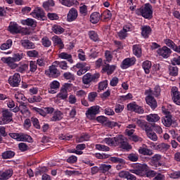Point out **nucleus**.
<instances>
[{
  "mask_svg": "<svg viewBox=\"0 0 180 180\" xmlns=\"http://www.w3.org/2000/svg\"><path fill=\"white\" fill-rule=\"evenodd\" d=\"M103 141L110 147H120L122 150H131V146L129 144V142L123 135H118L112 138H105Z\"/></svg>",
  "mask_w": 180,
  "mask_h": 180,
  "instance_id": "1",
  "label": "nucleus"
},
{
  "mask_svg": "<svg viewBox=\"0 0 180 180\" xmlns=\"http://www.w3.org/2000/svg\"><path fill=\"white\" fill-rule=\"evenodd\" d=\"M136 124H138V126H139L142 130H145L148 139L153 140V141H157V140H158L157 134L153 131V126L151 124L141 120H137Z\"/></svg>",
  "mask_w": 180,
  "mask_h": 180,
  "instance_id": "2",
  "label": "nucleus"
},
{
  "mask_svg": "<svg viewBox=\"0 0 180 180\" xmlns=\"http://www.w3.org/2000/svg\"><path fill=\"white\" fill-rule=\"evenodd\" d=\"M136 15L138 16H142L144 19H147L148 20H151L153 19V6L150 4V3H146L141 8H138L136 11Z\"/></svg>",
  "mask_w": 180,
  "mask_h": 180,
  "instance_id": "3",
  "label": "nucleus"
},
{
  "mask_svg": "<svg viewBox=\"0 0 180 180\" xmlns=\"http://www.w3.org/2000/svg\"><path fill=\"white\" fill-rule=\"evenodd\" d=\"M23 58V53H15L13 57H3L1 58V61L4 63V64H7L11 70H15V68H18V64L15 63L18 61H20Z\"/></svg>",
  "mask_w": 180,
  "mask_h": 180,
  "instance_id": "4",
  "label": "nucleus"
},
{
  "mask_svg": "<svg viewBox=\"0 0 180 180\" xmlns=\"http://www.w3.org/2000/svg\"><path fill=\"white\" fill-rule=\"evenodd\" d=\"M0 124H9L13 122V112L8 108L0 109Z\"/></svg>",
  "mask_w": 180,
  "mask_h": 180,
  "instance_id": "5",
  "label": "nucleus"
},
{
  "mask_svg": "<svg viewBox=\"0 0 180 180\" xmlns=\"http://www.w3.org/2000/svg\"><path fill=\"white\" fill-rule=\"evenodd\" d=\"M70 70L72 71H77V70H79L77 72V75H79V77H81V75H84L85 72L89 71V70H91V67H89L86 63L79 62L72 67Z\"/></svg>",
  "mask_w": 180,
  "mask_h": 180,
  "instance_id": "6",
  "label": "nucleus"
},
{
  "mask_svg": "<svg viewBox=\"0 0 180 180\" xmlns=\"http://www.w3.org/2000/svg\"><path fill=\"white\" fill-rule=\"evenodd\" d=\"M101 78V74L95 73L94 75L91 73H86L82 77V82L84 85H89L91 82H98Z\"/></svg>",
  "mask_w": 180,
  "mask_h": 180,
  "instance_id": "7",
  "label": "nucleus"
},
{
  "mask_svg": "<svg viewBox=\"0 0 180 180\" xmlns=\"http://www.w3.org/2000/svg\"><path fill=\"white\" fill-rule=\"evenodd\" d=\"M101 109H102V108L99 105L90 107L86 111V117H88L90 120H95V119H96V115H99V113H101Z\"/></svg>",
  "mask_w": 180,
  "mask_h": 180,
  "instance_id": "8",
  "label": "nucleus"
},
{
  "mask_svg": "<svg viewBox=\"0 0 180 180\" xmlns=\"http://www.w3.org/2000/svg\"><path fill=\"white\" fill-rule=\"evenodd\" d=\"M30 15L32 18H34V19H37L38 20H47V17L46 16L44 10L40 7L35 8Z\"/></svg>",
  "mask_w": 180,
  "mask_h": 180,
  "instance_id": "9",
  "label": "nucleus"
},
{
  "mask_svg": "<svg viewBox=\"0 0 180 180\" xmlns=\"http://www.w3.org/2000/svg\"><path fill=\"white\" fill-rule=\"evenodd\" d=\"M161 158H162V156L160 154L154 155L150 159L151 167H153L155 169H157V168H160V167L164 166V164L161 161Z\"/></svg>",
  "mask_w": 180,
  "mask_h": 180,
  "instance_id": "10",
  "label": "nucleus"
},
{
  "mask_svg": "<svg viewBox=\"0 0 180 180\" xmlns=\"http://www.w3.org/2000/svg\"><path fill=\"white\" fill-rule=\"evenodd\" d=\"M127 109L129 110V112H134L135 113H138V115H143V113H144V108L137 105L136 102H132L127 104Z\"/></svg>",
  "mask_w": 180,
  "mask_h": 180,
  "instance_id": "11",
  "label": "nucleus"
},
{
  "mask_svg": "<svg viewBox=\"0 0 180 180\" xmlns=\"http://www.w3.org/2000/svg\"><path fill=\"white\" fill-rule=\"evenodd\" d=\"M20 75L19 73H15L13 75L10 76L8 78V84L10 86L13 88H16L20 84Z\"/></svg>",
  "mask_w": 180,
  "mask_h": 180,
  "instance_id": "12",
  "label": "nucleus"
},
{
  "mask_svg": "<svg viewBox=\"0 0 180 180\" xmlns=\"http://www.w3.org/2000/svg\"><path fill=\"white\" fill-rule=\"evenodd\" d=\"M157 53L160 57H162V58H169L171 57V54H172V50L169 49L167 46H164L162 48H160Z\"/></svg>",
  "mask_w": 180,
  "mask_h": 180,
  "instance_id": "13",
  "label": "nucleus"
},
{
  "mask_svg": "<svg viewBox=\"0 0 180 180\" xmlns=\"http://www.w3.org/2000/svg\"><path fill=\"white\" fill-rule=\"evenodd\" d=\"M136 64V58H126L122 60L120 64V68L122 70H127V68H130V67H133Z\"/></svg>",
  "mask_w": 180,
  "mask_h": 180,
  "instance_id": "14",
  "label": "nucleus"
},
{
  "mask_svg": "<svg viewBox=\"0 0 180 180\" xmlns=\"http://www.w3.org/2000/svg\"><path fill=\"white\" fill-rule=\"evenodd\" d=\"M146 169H147V165L136 163L134 165V169H129V172L136 175H141Z\"/></svg>",
  "mask_w": 180,
  "mask_h": 180,
  "instance_id": "15",
  "label": "nucleus"
},
{
  "mask_svg": "<svg viewBox=\"0 0 180 180\" xmlns=\"http://www.w3.org/2000/svg\"><path fill=\"white\" fill-rule=\"evenodd\" d=\"M8 30L11 33V34H18L22 32L20 26L18 25L15 22H11L9 26L8 27Z\"/></svg>",
  "mask_w": 180,
  "mask_h": 180,
  "instance_id": "16",
  "label": "nucleus"
},
{
  "mask_svg": "<svg viewBox=\"0 0 180 180\" xmlns=\"http://www.w3.org/2000/svg\"><path fill=\"white\" fill-rule=\"evenodd\" d=\"M77 18H78V11L75 8H72L67 14V21L74 22L77 20Z\"/></svg>",
  "mask_w": 180,
  "mask_h": 180,
  "instance_id": "17",
  "label": "nucleus"
},
{
  "mask_svg": "<svg viewBox=\"0 0 180 180\" xmlns=\"http://www.w3.org/2000/svg\"><path fill=\"white\" fill-rule=\"evenodd\" d=\"M145 99L147 105H148L153 110L157 109V106H158L157 100H155L151 94H148Z\"/></svg>",
  "mask_w": 180,
  "mask_h": 180,
  "instance_id": "18",
  "label": "nucleus"
},
{
  "mask_svg": "<svg viewBox=\"0 0 180 180\" xmlns=\"http://www.w3.org/2000/svg\"><path fill=\"white\" fill-rule=\"evenodd\" d=\"M172 98L173 102L180 106V92L178 91V88L173 87L172 89Z\"/></svg>",
  "mask_w": 180,
  "mask_h": 180,
  "instance_id": "19",
  "label": "nucleus"
},
{
  "mask_svg": "<svg viewBox=\"0 0 180 180\" xmlns=\"http://www.w3.org/2000/svg\"><path fill=\"white\" fill-rule=\"evenodd\" d=\"M20 44L25 50H32L33 49H36V44L29 39H21Z\"/></svg>",
  "mask_w": 180,
  "mask_h": 180,
  "instance_id": "20",
  "label": "nucleus"
},
{
  "mask_svg": "<svg viewBox=\"0 0 180 180\" xmlns=\"http://www.w3.org/2000/svg\"><path fill=\"white\" fill-rule=\"evenodd\" d=\"M49 77L51 78H58L60 77V70H57V66L54 64V62L49 67Z\"/></svg>",
  "mask_w": 180,
  "mask_h": 180,
  "instance_id": "21",
  "label": "nucleus"
},
{
  "mask_svg": "<svg viewBox=\"0 0 180 180\" xmlns=\"http://www.w3.org/2000/svg\"><path fill=\"white\" fill-rule=\"evenodd\" d=\"M52 41L53 44V46L55 47H57L59 49V50H63L64 49V42L63 41V39L60 38V37L55 35L52 37Z\"/></svg>",
  "mask_w": 180,
  "mask_h": 180,
  "instance_id": "22",
  "label": "nucleus"
},
{
  "mask_svg": "<svg viewBox=\"0 0 180 180\" xmlns=\"http://www.w3.org/2000/svg\"><path fill=\"white\" fill-rule=\"evenodd\" d=\"M169 147H171L169 144L165 143H161L159 144H155L153 146L155 150H158V151H160L161 153H165L169 150Z\"/></svg>",
  "mask_w": 180,
  "mask_h": 180,
  "instance_id": "23",
  "label": "nucleus"
},
{
  "mask_svg": "<svg viewBox=\"0 0 180 180\" xmlns=\"http://www.w3.org/2000/svg\"><path fill=\"white\" fill-rule=\"evenodd\" d=\"M141 36L142 37H144V39H148L150 37V34H151V32H153V30L151 29V27L150 25H143L141 28Z\"/></svg>",
  "mask_w": 180,
  "mask_h": 180,
  "instance_id": "24",
  "label": "nucleus"
},
{
  "mask_svg": "<svg viewBox=\"0 0 180 180\" xmlns=\"http://www.w3.org/2000/svg\"><path fill=\"white\" fill-rule=\"evenodd\" d=\"M13 175V169L0 170V180H8Z\"/></svg>",
  "mask_w": 180,
  "mask_h": 180,
  "instance_id": "25",
  "label": "nucleus"
},
{
  "mask_svg": "<svg viewBox=\"0 0 180 180\" xmlns=\"http://www.w3.org/2000/svg\"><path fill=\"white\" fill-rule=\"evenodd\" d=\"M102 70L103 72H106L107 75H112V74H113V72H115V70H116V65L105 64L103 66Z\"/></svg>",
  "mask_w": 180,
  "mask_h": 180,
  "instance_id": "26",
  "label": "nucleus"
},
{
  "mask_svg": "<svg viewBox=\"0 0 180 180\" xmlns=\"http://www.w3.org/2000/svg\"><path fill=\"white\" fill-rule=\"evenodd\" d=\"M99 20H101V13L98 12H94L90 15L89 21L93 25H96L99 23Z\"/></svg>",
  "mask_w": 180,
  "mask_h": 180,
  "instance_id": "27",
  "label": "nucleus"
},
{
  "mask_svg": "<svg viewBox=\"0 0 180 180\" xmlns=\"http://www.w3.org/2000/svg\"><path fill=\"white\" fill-rule=\"evenodd\" d=\"M21 23L24 26H29L30 27H36L37 26V21L32 18L22 20Z\"/></svg>",
  "mask_w": 180,
  "mask_h": 180,
  "instance_id": "28",
  "label": "nucleus"
},
{
  "mask_svg": "<svg viewBox=\"0 0 180 180\" xmlns=\"http://www.w3.org/2000/svg\"><path fill=\"white\" fill-rule=\"evenodd\" d=\"M63 116L64 114L63 113V112L60 110H56L53 112V115L51 118V122H60V120H63Z\"/></svg>",
  "mask_w": 180,
  "mask_h": 180,
  "instance_id": "29",
  "label": "nucleus"
},
{
  "mask_svg": "<svg viewBox=\"0 0 180 180\" xmlns=\"http://www.w3.org/2000/svg\"><path fill=\"white\" fill-rule=\"evenodd\" d=\"M58 58H61V60H67L68 63L70 64H72L74 63V60L72 59V55L65 53V52H62L58 54Z\"/></svg>",
  "mask_w": 180,
  "mask_h": 180,
  "instance_id": "30",
  "label": "nucleus"
},
{
  "mask_svg": "<svg viewBox=\"0 0 180 180\" xmlns=\"http://www.w3.org/2000/svg\"><path fill=\"white\" fill-rule=\"evenodd\" d=\"M15 155L16 153L15 151L8 150L1 153V158H3V160H11V158H13Z\"/></svg>",
  "mask_w": 180,
  "mask_h": 180,
  "instance_id": "31",
  "label": "nucleus"
},
{
  "mask_svg": "<svg viewBox=\"0 0 180 180\" xmlns=\"http://www.w3.org/2000/svg\"><path fill=\"white\" fill-rule=\"evenodd\" d=\"M132 51L134 56H136V57H137L138 58H140L142 54L141 45L140 44L133 45Z\"/></svg>",
  "mask_w": 180,
  "mask_h": 180,
  "instance_id": "32",
  "label": "nucleus"
},
{
  "mask_svg": "<svg viewBox=\"0 0 180 180\" xmlns=\"http://www.w3.org/2000/svg\"><path fill=\"white\" fill-rule=\"evenodd\" d=\"M148 94V95H153L155 98H158L161 95V87L159 85H156L153 90L149 89Z\"/></svg>",
  "mask_w": 180,
  "mask_h": 180,
  "instance_id": "33",
  "label": "nucleus"
},
{
  "mask_svg": "<svg viewBox=\"0 0 180 180\" xmlns=\"http://www.w3.org/2000/svg\"><path fill=\"white\" fill-rule=\"evenodd\" d=\"M100 16L103 22H106V20H110L112 19V13L107 9L100 14Z\"/></svg>",
  "mask_w": 180,
  "mask_h": 180,
  "instance_id": "34",
  "label": "nucleus"
},
{
  "mask_svg": "<svg viewBox=\"0 0 180 180\" xmlns=\"http://www.w3.org/2000/svg\"><path fill=\"white\" fill-rule=\"evenodd\" d=\"M18 141H24L27 143H33V138L30 135L25 133H20V139Z\"/></svg>",
  "mask_w": 180,
  "mask_h": 180,
  "instance_id": "35",
  "label": "nucleus"
},
{
  "mask_svg": "<svg viewBox=\"0 0 180 180\" xmlns=\"http://www.w3.org/2000/svg\"><path fill=\"white\" fill-rule=\"evenodd\" d=\"M162 123L165 127H170L172 124V115L162 117Z\"/></svg>",
  "mask_w": 180,
  "mask_h": 180,
  "instance_id": "36",
  "label": "nucleus"
},
{
  "mask_svg": "<svg viewBox=\"0 0 180 180\" xmlns=\"http://www.w3.org/2000/svg\"><path fill=\"white\" fill-rule=\"evenodd\" d=\"M164 43L170 50H173V51L175 52L176 51V45L174 41L170 39H164Z\"/></svg>",
  "mask_w": 180,
  "mask_h": 180,
  "instance_id": "37",
  "label": "nucleus"
},
{
  "mask_svg": "<svg viewBox=\"0 0 180 180\" xmlns=\"http://www.w3.org/2000/svg\"><path fill=\"white\" fill-rule=\"evenodd\" d=\"M160 117L158 114H150L146 115V120L149 123H155L160 120Z\"/></svg>",
  "mask_w": 180,
  "mask_h": 180,
  "instance_id": "38",
  "label": "nucleus"
},
{
  "mask_svg": "<svg viewBox=\"0 0 180 180\" xmlns=\"http://www.w3.org/2000/svg\"><path fill=\"white\" fill-rule=\"evenodd\" d=\"M169 75L172 77H177L179 69L177 66L169 65L168 67Z\"/></svg>",
  "mask_w": 180,
  "mask_h": 180,
  "instance_id": "39",
  "label": "nucleus"
},
{
  "mask_svg": "<svg viewBox=\"0 0 180 180\" xmlns=\"http://www.w3.org/2000/svg\"><path fill=\"white\" fill-rule=\"evenodd\" d=\"M139 153L141 154V155H153L154 153L153 152V150L148 149L147 148L144 147H140L139 149Z\"/></svg>",
  "mask_w": 180,
  "mask_h": 180,
  "instance_id": "40",
  "label": "nucleus"
},
{
  "mask_svg": "<svg viewBox=\"0 0 180 180\" xmlns=\"http://www.w3.org/2000/svg\"><path fill=\"white\" fill-rule=\"evenodd\" d=\"M52 31L56 34H63V33H64L65 32V30L63 27H61L60 25H54L52 27Z\"/></svg>",
  "mask_w": 180,
  "mask_h": 180,
  "instance_id": "41",
  "label": "nucleus"
},
{
  "mask_svg": "<svg viewBox=\"0 0 180 180\" xmlns=\"http://www.w3.org/2000/svg\"><path fill=\"white\" fill-rule=\"evenodd\" d=\"M111 169L112 165H110L101 164L99 167L101 174H107V172H109Z\"/></svg>",
  "mask_w": 180,
  "mask_h": 180,
  "instance_id": "42",
  "label": "nucleus"
},
{
  "mask_svg": "<svg viewBox=\"0 0 180 180\" xmlns=\"http://www.w3.org/2000/svg\"><path fill=\"white\" fill-rule=\"evenodd\" d=\"M30 107V109L31 110H32V112H35L36 113H39V115H40L41 116H46V110L44 111V110L41 109V108H37V107H34L32 105H29Z\"/></svg>",
  "mask_w": 180,
  "mask_h": 180,
  "instance_id": "43",
  "label": "nucleus"
},
{
  "mask_svg": "<svg viewBox=\"0 0 180 180\" xmlns=\"http://www.w3.org/2000/svg\"><path fill=\"white\" fill-rule=\"evenodd\" d=\"M54 64L56 65V67H59L60 70H68V65L67 64V61H58L56 60L53 62Z\"/></svg>",
  "mask_w": 180,
  "mask_h": 180,
  "instance_id": "44",
  "label": "nucleus"
},
{
  "mask_svg": "<svg viewBox=\"0 0 180 180\" xmlns=\"http://www.w3.org/2000/svg\"><path fill=\"white\" fill-rule=\"evenodd\" d=\"M151 61L146 60L142 64V68L146 74H150V70H151Z\"/></svg>",
  "mask_w": 180,
  "mask_h": 180,
  "instance_id": "45",
  "label": "nucleus"
},
{
  "mask_svg": "<svg viewBox=\"0 0 180 180\" xmlns=\"http://www.w3.org/2000/svg\"><path fill=\"white\" fill-rule=\"evenodd\" d=\"M170 63L172 65H180V56L177 53H174L173 58L171 59Z\"/></svg>",
  "mask_w": 180,
  "mask_h": 180,
  "instance_id": "46",
  "label": "nucleus"
},
{
  "mask_svg": "<svg viewBox=\"0 0 180 180\" xmlns=\"http://www.w3.org/2000/svg\"><path fill=\"white\" fill-rule=\"evenodd\" d=\"M20 112L22 113V115H25V113H30V111H29V108L25 102H20Z\"/></svg>",
  "mask_w": 180,
  "mask_h": 180,
  "instance_id": "47",
  "label": "nucleus"
},
{
  "mask_svg": "<svg viewBox=\"0 0 180 180\" xmlns=\"http://www.w3.org/2000/svg\"><path fill=\"white\" fill-rule=\"evenodd\" d=\"M54 5H56L54 0H48L43 3V8L45 11H49L50 8L54 6Z\"/></svg>",
  "mask_w": 180,
  "mask_h": 180,
  "instance_id": "48",
  "label": "nucleus"
},
{
  "mask_svg": "<svg viewBox=\"0 0 180 180\" xmlns=\"http://www.w3.org/2000/svg\"><path fill=\"white\" fill-rule=\"evenodd\" d=\"M108 81L106 79L104 81L100 82L98 83V92H101V91H105V89H106V88H108Z\"/></svg>",
  "mask_w": 180,
  "mask_h": 180,
  "instance_id": "49",
  "label": "nucleus"
},
{
  "mask_svg": "<svg viewBox=\"0 0 180 180\" xmlns=\"http://www.w3.org/2000/svg\"><path fill=\"white\" fill-rule=\"evenodd\" d=\"M13 41L12 39H8L5 43L1 44L0 46L1 50H8L12 47Z\"/></svg>",
  "mask_w": 180,
  "mask_h": 180,
  "instance_id": "50",
  "label": "nucleus"
},
{
  "mask_svg": "<svg viewBox=\"0 0 180 180\" xmlns=\"http://www.w3.org/2000/svg\"><path fill=\"white\" fill-rule=\"evenodd\" d=\"M41 99H43V98L40 96H33L32 97L27 98V101L29 103H36L41 102Z\"/></svg>",
  "mask_w": 180,
  "mask_h": 180,
  "instance_id": "51",
  "label": "nucleus"
},
{
  "mask_svg": "<svg viewBox=\"0 0 180 180\" xmlns=\"http://www.w3.org/2000/svg\"><path fill=\"white\" fill-rule=\"evenodd\" d=\"M15 98L16 99L17 102H18V103H20V102H25L27 99L25 96V94L22 93H16L15 94Z\"/></svg>",
  "mask_w": 180,
  "mask_h": 180,
  "instance_id": "52",
  "label": "nucleus"
},
{
  "mask_svg": "<svg viewBox=\"0 0 180 180\" xmlns=\"http://www.w3.org/2000/svg\"><path fill=\"white\" fill-rule=\"evenodd\" d=\"M41 43L44 47L49 48L51 46V41L47 37H44L41 40Z\"/></svg>",
  "mask_w": 180,
  "mask_h": 180,
  "instance_id": "53",
  "label": "nucleus"
},
{
  "mask_svg": "<svg viewBox=\"0 0 180 180\" xmlns=\"http://www.w3.org/2000/svg\"><path fill=\"white\" fill-rule=\"evenodd\" d=\"M89 36L91 40H93V41H99V36L98 35V33L95 31H90L89 32Z\"/></svg>",
  "mask_w": 180,
  "mask_h": 180,
  "instance_id": "54",
  "label": "nucleus"
},
{
  "mask_svg": "<svg viewBox=\"0 0 180 180\" xmlns=\"http://www.w3.org/2000/svg\"><path fill=\"white\" fill-rule=\"evenodd\" d=\"M129 161L131 162H137L139 161V154L137 153H130L127 155Z\"/></svg>",
  "mask_w": 180,
  "mask_h": 180,
  "instance_id": "55",
  "label": "nucleus"
},
{
  "mask_svg": "<svg viewBox=\"0 0 180 180\" xmlns=\"http://www.w3.org/2000/svg\"><path fill=\"white\" fill-rule=\"evenodd\" d=\"M30 71L32 74L34 73L35 71H37V63H36V61H30Z\"/></svg>",
  "mask_w": 180,
  "mask_h": 180,
  "instance_id": "56",
  "label": "nucleus"
},
{
  "mask_svg": "<svg viewBox=\"0 0 180 180\" xmlns=\"http://www.w3.org/2000/svg\"><path fill=\"white\" fill-rule=\"evenodd\" d=\"M94 156L96 157L97 160H105L106 158H109V157H110V155L106 153H96L94 155Z\"/></svg>",
  "mask_w": 180,
  "mask_h": 180,
  "instance_id": "57",
  "label": "nucleus"
},
{
  "mask_svg": "<svg viewBox=\"0 0 180 180\" xmlns=\"http://www.w3.org/2000/svg\"><path fill=\"white\" fill-rule=\"evenodd\" d=\"M79 13L82 16H86L88 15V6L84 4L79 7Z\"/></svg>",
  "mask_w": 180,
  "mask_h": 180,
  "instance_id": "58",
  "label": "nucleus"
},
{
  "mask_svg": "<svg viewBox=\"0 0 180 180\" xmlns=\"http://www.w3.org/2000/svg\"><path fill=\"white\" fill-rule=\"evenodd\" d=\"M31 122L35 129H37V130H40V129H41V127H40V122H39V119H37V117H32Z\"/></svg>",
  "mask_w": 180,
  "mask_h": 180,
  "instance_id": "59",
  "label": "nucleus"
},
{
  "mask_svg": "<svg viewBox=\"0 0 180 180\" xmlns=\"http://www.w3.org/2000/svg\"><path fill=\"white\" fill-rule=\"evenodd\" d=\"M96 150H98V151H110V148L109 146H106L102 144H96Z\"/></svg>",
  "mask_w": 180,
  "mask_h": 180,
  "instance_id": "60",
  "label": "nucleus"
},
{
  "mask_svg": "<svg viewBox=\"0 0 180 180\" xmlns=\"http://www.w3.org/2000/svg\"><path fill=\"white\" fill-rule=\"evenodd\" d=\"M58 98L60 99H67L68 98V91L61 89L60 92L58 94Z\"/></svg>",
  "mask_w": 180,
  "mask_h": 180,
  "instance_id": "61",
  "label": "nucleus"
},
{
  "mask_svg": "<svg viewBox=\"0 0 180 180\" xmlns=\"http://www.w3.org/2000/svg\"><path fill=\"white\" fill-rule=\"evenodd\" d=\"M47 16L50 20H58L60 19V16L56 13H49Z\"/></svg>",
  "mask_w": 180,
  "mask_h": 180,
  "instance_id": "62",
  "label": "nucleus"
},
{
  "mask_svg": "<svg viewBox=\"0 0 180 180\" xmlns=\"http://www.w3.org/2000/svg\"><path fill=\"white\" fill-rule=\"evenodd\" d=\"M27 56L28 57H32L34 58H36L39 57V51H37L36 50L27 51Z\"/></svg>",
  "mask_w": 180,
  "mask_h": 180,
  "instance_id": "63",
  "label": "nucleus"
},
{
  "mask_svg": "<svg viewBox=\"0 0 180 180\" xmlns=\"http://www.w3.org/2000/svg\"><path fill=\"white\" fill-rule=\"evenodd\" d=\"M117 36L120 40H124L127 37V32L124 30H121L117 32Z\"/></svg>",
  "mask_w": 180,
  "mask_h": 180,
  "instance_id": "64",
  "label": "nucleus"
}]
</instances>
